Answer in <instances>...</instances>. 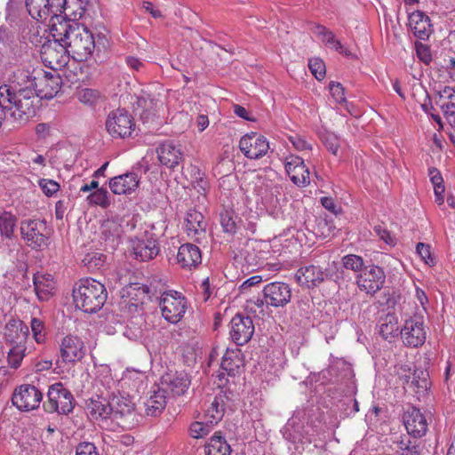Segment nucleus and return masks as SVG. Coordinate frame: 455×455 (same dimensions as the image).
Masks as SVG:
<instances>
[{
  "label": "nucleus",
  "mask_w": 455,
  "mask_h": 455,
  "mask_svg": "<svg viewBox=\"0 0 455 455\" xmlns=\"http://www.w3.org/2000/svg\"><path fill=\"white\" fill-rule=\"evenodd\" d=\"M35 80L36 76L28 69L18 68L9 77L8 84L0 86L2 102H9L14 107L13 121L22 123L35 116L39 102L36 99Z\"/></svg>",
  "instance_id": "nucleus-1"
},
{
  "label": "nucleus",
  "mask_w": 455,
  "mask_h": 455,
  "mask_svg": "<svg viewBox=\"0 0 455 455\" xmlns=\"http://www.w3.org/2000/svg\"><path fill=\"white\" fill-rule=\"evenodd\" d=\"M51 34L56 41L66 44L77 61L87 60L93 53L96 43L92 33L84 25L64 19L51 26Z\"/></svg>",
  "instance_id": "nucleus-2"
},
{
  "label": "nucleus",
  "mask_w": 455,
  "mask_h": 455,
  "mask_svg": "<svg viewBox=\"0 0 455 455\" xmlns=\"http://www.w3.org/2000/svg\"><path fill=\"white\" fill-rule=\"evenodd\" d=\"M108 297L103 283L93 279H81L73 289L76 307L85 313H95L105 304Z\"/></svg>",
  "instance_id": "nucleus-3"
},
{
  "label": "nucleus",
  "mask_w": 455,
  "mask_h": 455,
  "mask_svg": "<svg viewBox=\"0 0 455 455\" xmlns=\"http://www.w3.org/2000/svg\"><path fill=\"white\" fill-rule=\"evenodd\" d=\"M26 8L29 15L36 20H49V28L53 23L64 20L60 14L70 8L67 0H25Z\"/></svg>",
  "instance_id": "nucleus-4"
},
{
  "label": "nucleus",
  "mask_w": 455,
  "mask_h": 455,
  "mask_svg": "<svg viewBox=\"0 0 455 455\" xmlns=\"http://www.w3.org/2000/svg\"><path fill=\"white\" fill-rule=\"evenodd\" d=\"M20 233L29 247L41 250L48 245L51 229L45 220L28 219L21 221Z\"/></svg>",
  "instance_id": "nucleus-5"
},
{
  "label": "nucleus",
  "mask_w": 455,
  "mask_h": 455,
  "mask_svg": "<svg viewBox=\"0 0 455 455\" xmlns=\"http://www.w3.org/2000/svg\"><path fill=\"white\" fill-rule=\"evenodd\" d=\"M105 125L108 134L115 139L131 137L135 131L133 117L124 108L111 111L106 119Z\"/></svg>",
  "instance_id": "nucleus-6"
},
{
  "label": "nucleus",
  "mask_w": 455,
  "mask_h": 455,
  "mask_svg": "<svg viewBox=\"0 0 455 455\" xmlns=\"http://www.w3.org/2000/svg\"><path fill=\"white\" fill-rule=\"evenodd\" d=\"M47 395L48 403L45 405L47 411L58 412L63 415H68L73 411L76 403L75 398L61 382L52 385Z\"/></svg>",
  "instance_id": "nucleus-7"
},
{
  "label": "nucleus",
  "mask_w": 455,
  "mask_h": 455,
  "mask_svg": "<svg viewBox=\"0 0 455 455\" xmlns=\"http://www.w3.org/2000/svg\"><path fill=\"white\" fill-rule=\"evenodd\" d=\"M159 305L164 318L171 323L180 322L187 310L186 298L175 291L164 292Z\"/></svg>",
  "instance_id": "nucleus-8"
},
{
  "label": "nucleus",
  "mask_w": 455,
  "mask_h": 455,
  "mask_svg": "<svg viewBox=\"0 0 455 455\" xmlns=\"http://www.w3.org/2000/svg\"><path fill=\"white\" fill-rule=\"evenodd\" d=\"M84 341L77 336L67 335L60 343L56 363L61 365H74L85 355Z\"/></svg>",
  "instance_id": "nucleus-9"
},
{
  "label": "nucleus",
  "mask_w": 455,
  "mask_h": 455,
  "mask_svg": "<svg viewBox=\"0 0 455 455\" xmlns=\"http://www.w3.org/2000/svg\"><path fill=\"white\" fill-rule=\"evenodd\" d=\"M385 280L386 275L384 270L375 265L364 267L363 271L355 277L358 289L371 296H374L382 289Z\"/></svg>",
  "instance_id": "nucleus-10"
},
{
  "label": "nucleus",
  "mask_w": 455,
  "mask_h": 455,
  "mask_svg": "<svg viewBox=\"0 0 455 455\" xmlns=\"http://www.w3.org/2000/svg\"><path fill=\"white\" fill-rule=\"evenodd\" d=\"M400 334L405 346L411 347L422 346L427 339L423 316L414 315L406 319Z\"/></svg>",
  "instance_id": "nucleus-11"
},
{
  "label": "nucleus",
  "mask_w": 455,
  "mask_h": 455,
  "mask_svg": "<svg viewBox=\"0 0 455 455\" xmlns=\"http://www.w3.org/2000/svg\"><path fill=\"white\" fill-rule=\"evenodd\" d=\"M267 138L256 132L243 135L239 140V148L243 156L251 160H259L265 156L269 150Z\"/></svg>",
  "instance_id": "nucleus-12"
},
{
  "label": "nucleus",
  "mask_w": 455,
  "mask_h": 455,
  "mask_svg": "<svg viewBox=\"0 0 455 455\" xmlns=\"http://www.w3.org/2000/svg\"><path fill=\"white\" fill-rule=\"evenodd\" d=\"M70 52L64 43L56 41L43 45L41 57L46 66L53 70L65 67L69 60Z\"/></svg>",
  "instance_id": "nucleus-13"
},
{
  "label": "nucleus",
  "mask_w": 455,
  "mask_h": 455,
  "mask_svg": "<svg viewBox=\"0 0 455 455\" xmlns=\"http://www.w3.org/2000/svg\"><path fill=\"white\" fill-rule=\"evenodd\" d=\"M133 257L140 261H148L155 259L160 247L153 234L145 232L140 236L131 240Z\"/></svg>",
  "instance_id": "nucleus-14"
},
{
  "label": "nucleus",
  "mask_w": 455,
  "mask_h": 455,
  "mask_svg": "<svg viewBox=\"0 0 455 455\" xmlns=\"http://www.w3.org/2000/svg\"><path fill=\"white\" fill-rule=\"evenodd\" d=\"M35 81L36 99L51 100L56 96L61 86V78L56 72L40 71Z\"/></svg>",
  "instance_id": "nucleus-15"
},
{
  "label": "nucleus",
  "mask_w": 455,
  "mask_h": 455,
  "mask_svg": "<svg viewBox=\"0 0 455 455\" xmlns=\"http://www.w3.org/2000/svg\"><path fill=\"white\" fill-rule=\"evenodd\" d=\"M43 395L35 386L22 385L12 395V403L20 411H32L39 407Z\"/></svg>",
  "instance_id": "nucleus-16"
},
{
  "label": "nucleus",
  "mask_w": 455,
  "mask_h": 455,
  "mask_svg": "<svg viewBox=\"0 0 455 455\" xmlns=\"http://www.w3.org/2000/svg\"><path fill=\"white\" fill-rule=\"evenodd\" d=\"M284 167L291 182L297 187H306L310 184V172L304 160L295 155H290L284 159Z\"/></svg>",
  "instance_id": "nucleus-17"
},
{
  "label": "nucleus",
  "mask_w": 455,
  "mask_h": 455,
  "mask_svg": "<svg viewBox=\"0 0 455 455\" xmlns=\"http://www.w3.org/2000/svg\"><path fill=\"white\" fill-rule=\"evenodd\" d=\"M254 333V324L251 317L235 315L230 322L229 335L237 346L249 342Z\"/></svg>",
  "instance_id": "nucleus-18"
},
{
  "label": "nucleus",
  "mask_w": 455,
  "mask_h": 455,
  "mask_svg": "<svg viewBox=\"0 0 455 455\" xmlns=\"http://www.w3.org/2000/svg\"><path fill=\"white\" fill-rule=\"evenodd\" d=\"M267 305L275 307H283L290 302L291 291L289 285L282 282H273L267 284L263 290Z\"/></svg>",
  "instance_id": "nucleus-19"
},
{
  "label": "nucleus",
  "mask_w": 455,
  "mask_h": 455,
  "mask_svg": "<svg viewBox=\"0 0 455 455\" xmlns=\"http://www.w3.org/2000/svg\"><path fill=\"white\" fill-rule=\"evenodd\" d=\"M403 423L408 434L415 438L423 436L427 430L425 415L416 407H411L403 415Z\"/></svg>",
  "instance_id": "nucleus-20"
},
{
  "label": "nucleus",
  "mask_w": 455,
  "mask_h": 455,
  "mask_svg": "<svg viewBox=\"0 0 455 455\" xmlns=\"http://www.w3.org/2000/svg\"><path fill=\"white\" fill-rule=\"evenodd\" d=\"M397 374L405 389L419 395L427 392L429 386L427 372L420 371L421 377L419 375L416 376L415 372L411 374L410 368L402 366L399 368Z\"/></svg>",
  "instance_id": "nucleus-21"
},
{
  "label": "nucleus",
  "mask_w": 455,
  "mask_h": 455,
  "mask_svg": "<svg viewBox=\"0 0 455 455\" xmlns=\"http://www.w3.org/2000/svg\"><path fill=\"white\" fill-rule=\"evenodd\" d=\"M156 154L161 164L169 169H174L183 159L180 146L171 140L161 143L156 148Z\"/></svg>",
  "instance_id": "nucleus-22"
},
{
  "label": "nucleus",
  "mask_w": 455,
  "mask_h": 455,
  "mask_svg": "<svg viewBox=\"0 0 455 455\" xmlns=\"http://www.w3.org/2000/svg\"><path fill=\"white\" fill-rule=\"evenodd\" d=\"M28 334L26 323L20 319H11L5 325L4 337L11 347L26 346Z\"/></svg>",
  "instance_id": "nucleus-23"
},
{
  "label": "nucleus",
  "mask_w": 455,
  "mask_h": 455,
  "mask_svg": "<svg viewBox=\"0 0 455 455\" xmlns=\"http://www.w3.org/2000/svg\"><path fill=\"white\" fill-rule=\"evenodd\" d=\"M326 276L325 271L321 267L315 265L301 267L295 274L298 283L308 289L318 286L324 281Z\"/></svg>",
  "instance_id": "nucleus-24"
},
{
  "label": "nucleus",
  "mask_w": 455,
  "mask_h": 455,
  "mask_svg": "<svg viewBox=\"0 0 455 455\" xmlns=\"http://www.w3.org/2000/svg\"><path fill=\"white\" fill-rule=\"evenodd\" d=\"M162 103L151 94L142 92L137 97L135 110L139 112L144 123L153 121L157 116Z\"/></svg>",
  "instance_id": "nucleus-25"
},
{
  "label": "nucleus",
  "mask_w": 455,
  "mask_h": 455,
  "mask_svg": "<svg viewBox=\"0 0 455 455\" xmlns=\"http://www.w3.org/2000/svg\"><path fill=\"white\" fill-rule=\"evenodd\" d=\"M162 387L173 395H181L188 389L190 379L184 371L169 372L161 379Z\"/></svg>",
  "instance_id": "nucleus-26"
},
{
  "label": "nucleus",
  "mask_w": 455,
  "mask_h": 455,
  "mask_svg": "<svg viewBox=\"0 0 455 455\" xmlns=\"http://www.w3.org/2000/svg\"><path fill=\"white\" fill-rule=\"evenodd\" d=\"M140 178L136 172H129L109 180V188L116 195H128L139 187Z\"/></svg>",
  "instance_id": "nucleus-27"
},
{
  "label": "nucleus",
  "mask_w": 455,
  "mask_h": 455,
  "mask_svg": "<svg viewBox=\"0 0 455 455\" xmlns=\"http://www.w3.org/2000/svg\"><path fill=\"white\" fill-rule=\"evenodd\" d=\"M408 20L411 31L417 38L428 39L432 33V25L427 15L421 11H415L409 15Z\"/></svg>",
  "instance_id": "nucleus-28"
},
{
  "label": "nucleus",
  "mask_w": 455,
  "mask_h": 455,
  "mask_svg": "<svg viewBox=\"0 0 455 455\" xmlns=\"http://www.w3.org/2000/svg\"><path fill=\"white\" fill-rule=\"evenodd\" d=\"M205 229L206 222L204 220L203 214L195 209L189 210L185 220V230L187 235L191 239L198 241L204 235Z\"/></svg>",
  "instance_id": "nucleus-29"
},
{
  "label": "nucleus",
  "mask_w": 455,
  "mask_h": 455,
  "mask_svg": "<svg viewBox=\"0 0 455 455\" xmlns=\"http://www.w3.org/2000/svg\"><path fill=\"white\" fill-rule=\"evenodd\" d=\"M86 413L92 420H105L109 418L113 413L111 402L97 396L91 398L86 402L85 406Z\"/></svg>",
  "instance_id": "nucleus-30"
},
{
  "label": "nucleus",
  "mask_w": 455,
  "mask_h": 455,
  "mask_svg": "<svg viewBox=\"0 0 455 455\" xmlns=\"http://www.w3.org/2000/svg\"><path fill=\"white\" fill-rule=\"evenodd\" d=\"M315 36L327 47L334 50L346 56H350L351 52L347 50L339 40H338L334 33L321 24H315L313 28Z\"/></svg>",
  "instance_id": "nucleus-31"
},
{
  "label": "nucleus",
  "mask_w": 455,
  "mask_h": 455,
  "mask_svg": "<svg viewBox=\"0 0 455 455\" xmlns=\"http://www.w3.org/2000/svg\"><path fill=\"white\" fill-rule=\"evenodd\" d=\"M177 261L182 267H196L202 261L200 249L192 243L182 244L179 248Z\"/></svg>",
  "instance_id": "nucleus-32"
},
{
  "label": "nucleus",
  "mask_w": 455,
  "mask_h": 455,
  "mask_svg": "<svg viewBox=\"0 0 455 455\" xmlns=\"http://www.w3.org/2000/svg\"><path fill=\"white\" fill-rule=\"evenodd\" d=\"M243 366V358L241 350L238 348H228L222 357L221 369L225 371L228 376L235 377L240 373Z\"/></svg>",
  "instance_id": "nucleus-33"
},
{
  "label": "nucleus",
  "mask_w": 455,
  "mask_h": 455,
  "mask_svg": "<svg viewBox=\"0 0 455 455\" xmlns=\"http://www.w3.org/2000/svg\"><path fill=\"white\" fill-rule=\"evenodd\" d=\"M36 293L40 300H48L55 290V282L52 275L36 273L34 275Z\"/></svg>",
  "instance_id": "nucleus-34"
},
{
  "label": "nucleus",
  "mask_w": 455,
  "mask_h": 455,
  "mask_svg": "<svg viewBox=\"0 0 455 455\" xmlns=\"http://www.w3.org/2000/svg\"><path fill=\"white\" fill-rule=\"evenodd\" d=\"M444 115L451 122L455 120V89L450 86H444L438 92V100L436 101Z\"/></svg>",
  "instance_id": "nucleus-35"
},
{
  "label": "nucleus",
  "mask_w": 455,
  "mask_h": 455,
  "mask_svg": "<svg viewBox=\"0 0 455 455\" xmlns=\"http://www.w3.org/2000/svg\"><path fill=\"white\" fill-rule=\"evenodd\" d=\"M166 390L157 387L145 403V414L150 417L161 415L166 406Z\"/></svg>",
  "instance_id": "nucleus-36"
},
{
  "label": "nucleus",
  "mask_w": 455,
  "mask_h": 455,
  "mask_svg": "<svg viewBox=\"0 0 455 455\" xmlns=\"http://www.w3.org/2000/svg\"><path fill=\"white\" fill-rule=\"evenodd\" d=\"M225 400L226 396L222 394L214 396L204 410V419L211 425H216L220 421L225 412Z\"/></svg>",
  "instance_id": "nucleus-37"
},
{
  "label": "nucleus",
  "mask_w": 455,
  "mask_h": 455,
  "mask_svg": "<svg viewBox=\"0 0 455 455\" xmlns=\"http://www.w3.org/2000/svg\"><path fill=\"white\" fill-rule=\"evenodd\" d=\"M114 419H126L134 415V403L130 398L124 396H114L111 401Z\"/></svg>",
  "instance_id": "nucleus-38"
},
{
  "label": "nucleus",
  "mask_w": 455,
  "mask_h": 455,
  "mask_svg": "<svg viewBox=\"0 0 455 455\" xmlns=\"http://www.w3.org/2000/svg\"><path fill=\"white\" fill-rule=\"evenodd\" d=\"M231 448L220 433H215L205 445V455H230Z\"/></svg>",
  "instance_id": "nucleus-39"
},
{
  "label": "nucleus",
  "mask_w": 455,
  "mask_h": 455,
  "mask_svg": "<svg viewBox=\"0 0 455 455\" xmlns=\"http://www.w3.org/2000/svg\"><path fill=\"white\" fill-rule=\"evenodd\" d=\"M303 426L297 418H291L282 429V434L284 439L291 443H298L303 439Z\"/></svg>",
  "instance_id": "nucleus-40"
},
{
  "label": "nucleus",
  "mask_w": 455,
  "mask_h": 455,
  "mask_svg": "<svg viewBox=\"0 0 455 455\" xmlns=\"http://www.w3.org/2000/svg\"><path fill=\"white\" fill-rule=\"evenodd\" d=\"M379 334L385 339H388L400 334V327L398 324L397 317L394 315H387L379 320Z\"/></svg>",
  "instance_id": "nucleus-41"
},
{
  "label": "nucleus",
  "mask_w": 455,
  "mask_h": 455,
  "mask_svg": "<svg viewBox=\"0 0 455 455\" xmlns=\"http://www.w3.org/2000/svg\"><path fill=\"white\" fill-rule=\"evenodd\" d=\"M78 100L89 107H95L103 101V94L97 89L84 88L77 92Z\"/></svg>",
  "instance_id": "nucleus-42"
},
{
  "label": "nucleus",
  "mask_w": 455,
  "mask_h": 455,
  "mask_svg": "<svg viewBox=\"0 0 455 455\" xmlns=\"http://www.w3.org/2000/svg\"><path fill=\"white\" fill-rule=\"evenodd\" d=\"M17 224V219L8 212L0 213V234L2 236L11 238L13 235L14 228Z\"/></svg>",
  "instance_id": "nucleus-43"
},
{
  "label": "nucleus",
  "mask_w": 455,
  "mask_h": 455,
  "mask_svg": "<svg viewBox=\"0 0 455 455\" xmlns=\"http://www.w3.org/2000/svg\"><path fill=\"white\" fill-rule=\"evenodd\" d=\"M87 202L90 205H99L106 209L110 205L109 194L106 188H98L87 196Z\"/></svg>",
  "instance_id": "nucleus-44"
},
{
  "label": "nucleus",
  "mask_w": 455,
  "mask_h": 455,
  "mask_svg": "<svg viewBox=\"0 0 455 455\" xmlns=\"http://www.w3.org/2000/svg\"><path fill=\"white\" fill-rule=\"evenodd\" d=\"M237 217L232 211L224 210L220 213V221L223 231L228 234H235L237 230Z\"/></svg>",
  "instance_id": "nucleus-45"
},
{
  "label": "nucleus",
  "mask_w": 455,
  "mask_h": 455,
  "mask_svg": "<svg viewBox=\"0 0 455 455\" xmlns=\"http://www.w3.org/2000/svg\"><path fill=\"white\" fill-rule=\"evenodd\" d=\"M397 451L400 455H420L421 449L416 441L405 437L397 443Z\"/></svg>",
  "instance_id": "nucleus-46"
},
{
  "label": "nucleus",
  "mask_w": 455,
  "mask_h": 455,
  "mask_svg": "<svg viewBox=\"0 0 455 455\" xmlns=\"http://www.w3.org/2000/svg\"><path fill=\"white\" fill-rule=\"evenodd\" d=\"M26 346L11 347L7 356L11 368L18 369L21 365V362L26 355Z\"/></svg>",
  "instance_id": "nucleus-47"
},
{
  "label": "nucleus",
  "mask_w": 455,
  "mask_h": 455,
  "mask_svg": "<svg viewBox=\"0 0 455 455\" xmlns=\"http://www.w3.org/2000/svg\"><path fill=\"white\" fill-rule=\"evenodd\" d=\"M30 328L33 338L37 344H44L46 341V330L44 323L39 318L33 317L30 322Z\"/></svg>",
  "instance_id": "nucleus-48"
},
{
  "label": "nucleus",
  "mask_w": 455,
  "mask_h": 455,
  "mask_svg": "<svg viewBox=\"0 0 455 455\" xmlns=\"http://www.w3.org/2000/svg\"><path fill=\"white\" fill-rule=\"evenodd\" d=\"M342 265L346 269L354 272H362L363 267V259L361 256L355 254H348L341 259Z\"/></svg>",
  "instance_id": "nucleus-49"
},
{
  "label": "nucleus",
  "mask_w": 455,
  "mask_h": 455,
  "mask_svg": "<svg viewBox=\"0 0 455 455\" xmlns=\"http://www.w3.org/2000/svg\"><path fill=\"white\" fill-rule=\"evenodd\" d=\"M212 426L207 420L196 421L190 425V435L196 439L202 438L210 433Z\"/></svg>",
  "instance_id": "nucleus-50"
},
{
  "label": "nucleus",
  "mask_w": 455,
  "mask_h": 455,
  "mask_svg": "<svg viewBox=\"0 0 455 455\" xmlns=\"http://www.w3.org/2000/svg\"><path fill=\"white\" fill-rule=\"evenodd\" d=\"M308 68L311 73L317 80H322L325 76V65L324 62L319 58L309 60Z\"/></svg>",
  "instance_id": "nucleus-51"
},
{
  "label": "nucleus",
  "mask_w": 455,
  "mask_h": 455,
  "mask_svg": "<svg viewBox=\"0 0 455 455\" xmlns=\"http://www.w3.org/2000/svg\"><path fill=\"white\" fill-rule=\"evenodd\" d=\"M430 180L434 186L435 195H440L441 193H444L445 188L443 184V180L440 173V172L435 168L429 169Z\"/></svg>",
  "instance_id": "nucleus-52"
},
{
  "label": "nucleus",
  "mask_w": 455,
  "mask_h": 455,
  "mask_svg": "<svg viewBox=\"0 0 455 455\" xmlns=\"http://www.w3.org/2000/svg\"><path fill=\"white\" fill-rule=\"evenodd\" d=\"M416 251L427 265L434 266L435 264V259L431 254L428 244L419 243L416 246Z\"/></svg>",
  "instance_id": "nucleus-53"
},
{
  "label": "nucleus",
  "mask_w": 455,
  "mask_h": 455,
  "mask_svg": "<svg viewBox=\"0 0 455 455\" xmlns=\"http://www.w3.org/2000/svg\"><path fill=\"white\" fill-rule=\"evenodd\" d=\"M39 186L45 196H52L55 193H57L60 189V185L58 182L48 180V179H42L39 180Z\"/></svg>",
  "instance_id": "nucleus-54"
},
{
  "label": "nucleus",
  "mask_w": 455,
  "mask_h": 455,
  "mask_svg": "<svg viewBox=\"0 0 455 455\" xmlns=\"http://www.w3.org/2000/svg\"><path fill=\"white\" fill-rule=\"evenodd\" d=\"M326 148L333 155H337L339 148V140L332 133H328L323 138Z\"/></svg>",
  "instance_id": "nucleus-55"
},
{
  "label": "nucleus",
  "mask_w": 455,
  "mask_h": 455,
  "mask_svg": "<svg viewBox=\"0 0 455 455\" xmlns=\"http://www.w3.org/2000/svg\"><path fill=\"white\" fill-rule=\"evenodd\" d=\"M330 92L334 100L338 103L346 101L344 88L341 84L331 82L329 84Z\"/></svg>",
  "instance_id": "nucleus-56"
},
{
  "label": "nucleus",
  "mask_w": 455,
  "mask_h": 455,
  "mask_svg": "<svg viewBox=\"0 0 455 455\" xmlns=\"http://www.w3.org/2000/svg\"><path fill=\"white\" fill-rule=\"evenodd\" d=\"M76 455H100L97 447L90 442L79 443L76 448Z\"/></svg>",
  "instance_id": "nucleus-57"
},
{
  "label": "nucleus",
  "mask_w": 455,
  "mask_h": 455,
  "mask_svg": "<svg viewBox=\"0 0 455 455\" xmlns=\"http://www.w3.org/2000/svg\"><path fill=\"white\" fill-rule=\"evenodd\" d=\"M289 141L299 151L309 150L312 148L310 142H308L304 137L298 134L291 135L289 137Z\"/></svg>",
  "instance_id": "nucleus-58"
},
{
  "label": "nucleus",
  "mask_w": 455,
  "mask_h": 455,
  "mask_svg": "<svg viewBox=\"0 0 455 455\" xmlns=\"http://www.w3.org/2000/svg\"><path fill=\"white\" fill-rule=\"evenodd\" d=\"M416 52L418 58L425 64L428 65L432 61L431 52L427 45L421 43H417Z\"/></svg>",
  "instance_id": "nucleus-59"
},
{
  "label": "nucleus",
  "mask_w": 455,
  "mask_h": 455,
  "mask_svg": "<svg viewBox=\"0 0 455 455\" xmlns=\"http://www.w3.org/2000/svg\"><path fill=\"white\" fill-rule=\"evenodd\" d=\"M375 234L380 240L384 241L387 244L394 246L395 244V238L392 236L389 231L384 227L378 225L374 227Z\"/></svg>",
  "instance_id": "nucleus-60"
},
{
  "label": "nucleus",
  "mask_w": 455,
  "mask_h": 455,
  "mask_svg": "<svg viewBox=\"0 0 455 455\" xmlns=\"http://www.w3.org/2000/svg\"><path fill=\"white\" fill-rule=\"evenodd\" d=\"M97 379L108 387H110V384L113 382L110 374V368L107 365H101L97 371Z\"/></svg>",
  "instance_id": "nucleus-61"
},
{
  "label": "nucleus",
  "mask_w": 455,
  "mask_h": 455,
  "mask_svg": "<svg viewBox=\"0 0 455 455\" xmlns=\"http://www.w3.org/2000/svg\"><path fill=\"white\" fill-rule=\"evenodd\" d=\"M198 177L196 178V180L193 181V187L197 192L201 195H205L209 183L207 179L204 177V173H201L199 170H197Z\"/></svg>",
  "instance_id": "nucleus-62"
},
{
  "label": "nucleus",
  "mask_w": 455,
  "mask_h": 455,
  "mask_svg": "<svg viewBox=\"0 0 455 455\" xmlns=\"http://www.w3.org/2000/svg\"><path fill=\"white\" fill-rule=\"evenodd\" d=\"M265 301L259 297H254L246 300L245 308L253 313H257L258 310L259 313L263 312Z\"/></svg>",
  "instance_id": "nucleus-63"
},
{
  "label": "nucleus",
  "mask_w": 455,
  "mask_h": 455,
  "mask_svg": "<svg viewBox=\"0 0 455 455\" xmlns=\"http://www.w3.org/2000/svg\"><path fill=\"white\" fill-rule=\"evenodd\" d=\"M85 264L91 265L92 262L93 267H100L103 263V255L100 253L93 252L92 254H88L85 259H84Z\"/></svg>",
  "instance_id": "nucleus-64"
}]
</instances>
